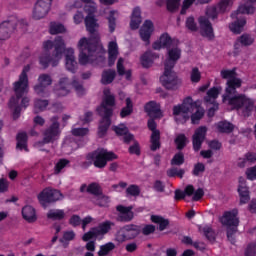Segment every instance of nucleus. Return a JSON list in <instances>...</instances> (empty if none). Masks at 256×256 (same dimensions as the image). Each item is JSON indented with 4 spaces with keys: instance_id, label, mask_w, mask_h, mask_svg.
<instances>
[{
    "instance_id": "38",
    "label": "nucleus",
    "mask_w": 256,
    "mask_h": 256,
    "mask_svg": "<svg viewBox=\"0 0 256 256\" xmlns=\"http://www.w3.org/2000/svg\"><path fill=\"white\" fill-rule=\"evenodd\" d=\"M116 10H111L107 16L108 28L110 33H115L117 29V18H115Z\"/></svg>"
},
{
    "instance_id": "64",
    "label": "nucleus",
    "mask_w": 256,
    "mask_h": 256,
    "mask_svg": "<svg viewBox=\"0 0 256 256\" xmlns=\"http://www.w3.org/2000/svg\"><path fill=\"white\" fill-rule=\"evenodd\" d=\"M245 256H256V244L250 243L246 247Z\"/></svg>"
},
{
    "instance_id": "27",
    "label": "nucleus",
    "mask_w": 256,
    "mask_h": 256,
    "mask_svg": "<svg viewBox=\"0 0 256 256\" xmlns=\"http://www.w3.org/2000/svg\"><path fill=\"white\" fill-rule=\"evenodd\" d=\"M119 55V46L117 42L111 41L108 44V67H113Z\"/></svg>"
},
{
    "instance_id": "30",
    "label": "nucleus",
    "mask_w": 256,
    "mask_h": 256,
    "mask_svg": "<svg viewBox=\"0 0 256 256\" xmlns=\"http://www.w3.org/2000/svg\"><path fill=\"white\" fill-rule=\"evenodd\" d=\"M141 8L135 7L132 11L130 29L133 31L137 30L141 25Z\"/></svg>"
},
{
    "instance_id": "44",
    "label": "nucleus",
    "mask_w": 256,
    "mask_h": 256,
    "mask_svg": "<svg viewBox=\"0 0 256 256\" xmlns=\"http://www.w3.org/2000/svg\"><path fill=\"white\" fill-rule=\"evenodd\" d=\"M49 33L50 35H59V33H65V26L61 23L51 22Z\"/></svg>"
},
{
    "instance_id": "33",
    "label": "nucleus",
    "mask_w": 256,
    "mask_h": 256,
    "mask_svg": "<svg viewBox=\"0 0 256 256\" xmlns=\"http://www.w3.org/2000/svg\"><path fill=\"white\" fill-rule=\"evenodd\" d=\"M175 45H179V41L171 38V36H169V34L164 33L161 36V47L163 49H171L172 47H175Z\"/></svg>"
},
{
    "instance_id": "22",
    "label": "nucleus",
    "mask_w": 256,
    "mask_h": 256,
    "mask_svg": "<svg viewBox=\"0 0 256 256\" xmlns=\"http://www.w3.org/2000/svg\"><path fill=\"white\" fill-rule=\"evenodd\" d=\"M99 117H101V119L99 121L97 135L100 139H103L111 127V117L113 116H111V110H107L106 115H99Z\"/></svg>"
},
{
    "instance_id": "53",
    "label": "nucleus",
    "mask_w": 256,
    "mask_h": 256,
    "mask_svg": "<svg viewBox=\"0 0 256 256\" xmlns=\"http://www.w3.org/2000/svg\"><path fill=\"white\" fill-rule=\"evenodd\" d=\"M238 43H241L244 47H249L255 43V39L249 34H243L237 39Z\"/></svg>"
},
{
    "instance_id": "41",
    "label": "nucleus",
    "mask_w": 256,
    "mask_h": 256,
    "mask_svg": "<svg viewBox=\"0 0 256 256\" xmlns=\"http://www.w3.org/2000/svg\"><path fill=\"white\" fill-rule=\"evenodd\" d=\"M115 249V243L113 242H107L106 244H103L100 246L99 251L97 252L98 256H107L111 251Z\"/></svg>"
},
{
    "instance_id": "17",
    "label": "nucleus",
    "mask_w": 256,
    "mask_h": 256,
    "mask_svg": "<svg viewBox=\"0 0 256 256\" xmlns=\"http://www.w3.org/2000/svg\"><path fill=\"white\" fill-rule=\"evenodd\" d=\"M179 59H181V48H179V44H176L171 48H168L166 59L164 61V67L175 68V65H177V61H179Z\"/></svg>"
},
{
    "instance_id": "43",
    "label": "nucleus",
    "mask_w": 256,
    "mask_h": 256,
    "mask_svg": "<svg viewBox=\"0 0 256 256\" xmlns=\"http://www.w3.org/2000/svg\"><path fill=\"white\" fill-rule=\"evenodd\" d=\"M110 202L111 199L109 196L104 195L103 192L101 195L94 197V203L98 205V207H108Z\"/></svg>"
},
{
    "instance_id": "62",
    "label": "nucleus",
    "mask_w": 256,
    "mask_h": 256,
    "mask_svg": "<svg viewBox=\"0 0 256 256\" xmlns=\"http://www.w3.org/2000/svg\"><path fill=\"white\" fill-rule=\"evenodd\" d=\"M220 13L217 6H212L206 10V15L209 19H217Z\"/></svg>"
},
{
    "instance_id": "11",
    "label": "nucleus",
    "mask_w": 256,
    "mask_h": 256,
    "mask_svg": "<svg viewBox=\"0 0 256 256\" xmlns=\"http://www.w3.org/2000/svg\"><path fill=\"white\" fill-rule=\"evenodd\" d=\"M51 125L46 128L43 132V143H55L57 139H59V135H61V130L59 129V116H53L51 119Z\"/></svg>"
},
{
    "instance_id": "25",
    "label": "nucleus",
    "mask_w": 256,
    "mask_h": 256,
    "mask_svg": "<svg viewBox=\"0 0 256 256\" xmlns=\"http://www.w3.org/2000/svg\"><path fill=\"white\" fill-rule=\"evenodd\" d=\"M65 61L67 71H70V73H77V60H75V50L73 48H68L66 50Z\"/></svg>"
},
{
    "instance_id": "29",
    "label": "nucleus",
    "mask_w": 256,
    "mask_h": 256,
    "mask_svg": "<svg viewBox=\"0 0 256 256\" xmlns=\"http://www.w3.org/2000/svg\"><path fill=\"white\" fill-rule=\"evenodd\" d=\"M144 111L147 113L148 117H159V114L161 113V108L159 104L155 101H149L144 106Z\"/></svg>"
},
{
    "instance_id": "1",
    "label": "nucleus",
    "mask_w": 256,
    "mask_h": 256,
    "mask_svg": "<svg viewBox=\"0 0 256 256\" xmlns=\"http://www.w3.org/2000/svg\"><path fill=\"white\" fill-rule=\"evenodd\" d=\"M220 75L222 79H228L223 101H228V105L237 109V111H241L243 117H249L255 109V102L243 94L235 95L242 83L241 79L236 78L235 69L221 70Z\"/></svg>"
},
{
    "instance_id": "46",
    "label": "nucleus",
    "mask_w": 256,
    "mask_h": 256,
    "mask_svg": "<svg viewBox=\"0 0 256 256\" xmlns=\"http://www.w3.org/2000/svg\"><path fill=\"white\" fill-rule=\"evenodd\" d=\"M216 7L219 13H227V11L233 7V0H221Z\"/></svg>"
},
{
    "instance_id": "50",
    "label": "nucleus",
    "mask_w": 256,
    "mask_h": 256,
    "mask_svg": "<svg viewBox=\"0 0 256 256\" xmlns=\"http://www.w3.org/2000/svg\"><path fill=\"white\" fill-rule=\"evenodd\" d=\"M217 130L219 133H231L233 132V124L227 122V121H222L217 124Z\"/></svg>"
},
{
    "instance_id": "49",
    "label": "nucleus",
    "mask_w": 256,
    "mask_h": 256,
    "mask_svg": "<svg viewBox=\"0 0 256 256\" xmlns=\"http://www.w3.org/2000/svg\"><path fill=\"white\" fill-rule=\"evenodd\" d=\"M84 11L87 13V17H95V13H97V3L94 1L87 2L84 6Z\"/></svg>"
},
{
    "instance_id": "48",
    "label": "nucleus",
    "mask_w": 256,
    "mask_h": 256,
    "mask_svg": "<svg viewBox=\"0 0 256 256\" xmlns=\"http://www.w3.org/2000/svg\"><path fill=\"white\" fill-rule=\"evenodd\" d=\"M168 177H179V179H183V175H185V169L178 167H171L167 170Z\"/></svg>"
},
{
    "instance_id": "18",
    "label": "nucleus",
    "mask_w": 256,
    "mask_h": 256,
    "mask_svg": "<svg viewBox=\"0 0 256 256\" xmlns=\"http://www.w3.org/2000/svg\"><path fill=\"white\" fill-rule=\"evenodd\" d=\"M104 98L100 106L96 108L98 115H107V111H111V117H113V108L115 107V96L107 94V91H104Z\"/></svg>"
},
{
    "instance_id": "40",
    "label": "nucleus",
    "mask_w": 256,
    "mask_h": 256,
    "mask_svg": "<svg viewBox=\"0 0 256 256\" xmlns=\"http://www.w3.org/2000/svg\"><path fill=\"white\" fill-rule=\"evenodd\" d=\"M87 193L90 195H94L95 197H99V195L103 194V189H101V185L97 182H92L88 185L86 189Z\"/></svg>"
},
{
    "instance_id": "28",
    "label": "nucleus",
    "mask_w": 256,
    "mask_h": 256,
    "mask_svg": "<svg viewBox=\"0 0 256 256\" xmlns=\"http://www.w3.org/2000/svg\"><path fill=\"white\" fill-rule=\"evenodd\" d=\"M22 217L27 223H35L37 221V212L31 205H26L22 208Z\"/></svg>"
},
{
    "instance_id": "32",
    "label": "nucleus",
    "mask_w": 256,
    "mask_h": 256,
    "mask_svg": "<svg viewBox=\"0 0 256 256\" xmlns=\"http://www.w3.org/2000/svg\"><path fill=\"white\" fill-rule=\"evenodd\" d=\"M115 77H117V72L115 70H104L101 76L102 85H111V83L115 81Z\"/></svg>"
},
{
    "instance_id": "21",
    "label": "nucleus",
    "mask_w": 256,
    "mask_h": 256,
    "mask_svg": "<svg viewBox=\"0 0 256 256\" xmlns=\"http://www.w3.org/2000/svg\"><path fill=\"white\" fill-rule=\"evenodd\" d=\"M116 211H118L117 221L120 223H130L135 218V213H133V206H123L118 205L116 207Z\"/></svg>"
},
{
    "instance_id": "31",
    "label": "nucleus",
    "mask_w": 256,
    "mask_h": 256,
    "mask_svg": "<svg viewBox=\"0 0 256 256\" xmlns=\"http://www.w3.org/2000/svg\"><path fill=\"white\" fill-rule=\"evenodd\" d=\"M222 90L223 88L221 87L211 88L210 90L207 91V94L204 97V101L206 103H210V105H215V100L217 99V97H219V93H221Z\"/></svg>"
},
{
    "instance_id": "3",
    "label": "nucleus",
    "mask_w": 256,
    "mask_h": 256,
    "mask_svg": "<svg viewBox=\"0 0 256 256\" xmlns=\"http://www.w3.org/2000/svg\"><path fill=\"white\" fill-rule=\"evenodd\" d=\"M31 67L29 65L25 66L19 75L18 81L14 82V92L16 96H12L9 100L8 107L13 110V119L16 120L21 117V105L19 102L23 99V95L29 92V73Z\"/></svg>"
},
{
    "instance_id": "36",
    "label": "nucleus",
    "mask_w": 256,
    "mask_h": 256,
    "mask_svg": "<svg viewBox=\"0 0 256 256\" xmlns=\"http://www.w3.org/2000/svg\"><path fill=\"white\" fill-rule=\"evenodd\" d=\"M126 106L123 107L120 111L121 119H125V117H129L133 113V100L130 97L125 99Z\"/></svg>"
},
{
    "instance_id": "23",
    "label": "nucleus",
    "mask_w": 256,
    "mask_h": 256,
    "mask_svg": "<svg viewBox=\"0 0 256 256\" xmlns=\"http://www.w3.org/2000/svg\"><path fill=\"white\" fill-rule=\"evenodd\" d=\"M207 135V127L200 126L195 130L194 135L192 136V143L194 151H200L201 145H203V141H205V137Z\"/></svg>"
},
{
    "instance_id": "61",
    "label": "nucleus",
    "mask_w": 256,
    "mask_h": 256,
    "mask_svg": "<svg viewBox=\"0 0 256 256\" xmlns=\"http://www.w3.org/2000/svg\"><path fill=\"white\" fill-rule=\"evenodd\" d=\"M156 230H157V227H155V225H153V224H146L141 229L140 233H142V235H145V237H147L149 235H153V233H155Z\"/></svg>"
},
{
    "instance_id": "26",
    "label": "nucleus",
    "mask_w": 256,
    "mask_h": 256,
    "mask_svg": "<svg viewBox=\"0 0 256 256\" xmlns=\"http://www.w3.org/2000/svg\"><path fill=\"white\" fill-rule=\"evenodd\" d=\"M157 59H159V54L148 50L140 57V62L144 69H149Z\"/></svg>"
},
{
    "instance_id": "37",
    "label": "nucleus",
    "mask_w": 256,
    "mask_h": 256,
    "mask_svg": "<svg viewBox=\"0 0 256 256\" xmlns=\"http://www.w3.org/2000/svg\"><path fill=\"white\" fill-rule=\"evenodd\" d=\"M47 219H51L52 221H63V219H65V210H49Z\"/></svg>"
},
{
    "instance_id": "58",
    "label": "nucleus",
    "mask_w": 256,
    "mask_h": 256,
    "mask_svg": "<svg viewBox=\"0 0 256 256\" xmlns=\"http://www.w3.org/2000/svg\"><path fill=\"white\" fill-rule=\"evenodd\" d=\"M176 147L179 151L187 145V137H185V134H180L175 139Z\"/></svg>"
},
{
    "instance_id": "59",
    "label": "nucleus",
    "mask_w": 256,
    "mask_h": 256,
    "mask_svg": "<svg viewBox=\"0 0 256 256\" xmlns=\"http://www.w3.org/2000/svg\"><path fill=\"white\" fill-rule=\"evenodd\" d=\"M113 131L118 135L119 137H123L124 135H127L129 133V129L125 124H120L118 126H113Z\"/></svg>"
},
{
    "instance_id": "15",
    "label": "nucleus",
    "mask_w": 256,
    "mask_h": 256,
    "mask_svg": "<svg viewBox=\"0 0 256 256\" xmlns=\"http://www.w3.org/2000/svg\"><path fill=\"white\" fill-rule=\"evenodd\" d=\"M53 0H38L34 6L32 17L39 21V19H43L46 17L49 11H51V5Z\"/></svg>"
},
{
    "instance_id": "7",
    "label": "nucleus",
    "mask_w": 256,
    "mask_h": 256,
    "mask_svg": "<svg viewBox=\"0 0 256 256\" xmlns=\"http://www.w3.org/2000/svg\"><path fill=\"white\" fill-rule=\"evenodd\" d=\"M70 85H72V87L75 89L77 95H85V88H83V84L79 83V81H77L76 79L71 82L69 81L68 77L60 78L58 85L55 89V94L58 97H67L70 92Z\"/></svg>"
},
{
    "instance_id": "14",
    "label": "nucleus",
    "mask_w": 256,
    "mask_h": 256,
    "mask_svg": "<svg viewBox=\"0 0 256 256\" xmlns=\"http://www.w3.org/2000/svg\"><path fill=\"white\" fill-rule=\"evenodd\" d=\"M63 198L61 191L51 188H45L38 194V201L42 207H47L49 203H56Z\"/></svg>"
},
{
    "instance_id": "63",
    "label": "nucleus",
    "mask_w": 256,
    "mask_h": 256,
    "mask_svg": "<svg viewBox=\"0 0 256 256\" xmlns=\"http://www.w3.org/2000/svg\"><path fill=\"white\" fill-rule=\"evenodd\" d=\"M71 133L74 137H85L89 133V128H73Z\"/></svg>"
},
{
    "instance_id": "56",
    "label": "nucleus",
    "mask_w": 256,
    "mask_h": 256,
    "mask_svg": "<svg viewBox=\"0 0 256 256\" xmlns=\"http://www.w3.org/2000/svg\"><path fill=\"white\" fill-rule=\"evenodd\" d=\"M190 80L192 83H199V81H201V71H199V68H192L190 72Z\"/></svg>"
},
{
    "instance_id": "54",
    "label": "nucleus",
    "mask_w": 256,
    "mask_h": 256,
    "mask_svg": "<svg viewBox=\"0 0 256 256\" xmlns=\"http://www.w3.org/2000/svg\"><path fill=\"white\" fill-rule=\"evenodd\" d=\"M181 0H166V7L170 13H175L179 10Z\"/></svg>"
},
{
    "instance_id": "35",
    "label": "nucleus",
    "mask_w": 256,
    "mask_h": 256,
    "mask_svg": "<svg viewBox=\"0 0 256 256\" xmlns=\"http://www.w3.org/2000/svg\"><path fill=\"white\" fill-rule=\"evenodd\" d=\"M191 121L193 125H197V123H199V121H201V119H203V116L205 115V110L203 109V107H201V104H199L194 112H192L191 114Z\"/></svg>"
},
{
    "instance_id": "13",
    "label": "nucleus",
    "mask_w": 256,
    "mask_h": 256,
    "mask_svg": "<svg viewBox=\"0 0 256 256\" xmlns=\"http://www.w3.org/2000/svg\"><path fill=\"white\" fill-rule=\"evenodd\" d=\"M90 153H94L93 165L97 169H105V167H107L108 161H115V159H118V156L115 154V152H109L105 149Z\"/></svg>"
},
{
    "instance_id": "51",
    "label": "nucleus",
    "mask_w": 256,
    "mask_h": 256,
    "mask_svg": "<svg viewBox=\"0 0 256 256\" xmlns=\"http://www.w3.org/2000/svg\"><path fill=\"white\" fill-rule=\"evenodd\" d=\"M126 195L128 197H139L141 195V188L137 184L129 185L126 189Z\"/></svg>"
},
{
    "instance_id": "20",
    "label": "nucleus",
    "mask_w": 256,
    "mask_h": 256,
    "mask_svg": "<svg viewBox=\"0 0 256 256\" xmlns=\"http://www.w3.org/2000/svg\"><path fill=\"white\" fill-rule=\"evenodd\" d=\"M237 215H239L237 209L225 212L221 218L222 225H225L227 229H233V227L237 229V227H239V217H237Z\"/></svg>"
},
{
    "instance_id": "39",
    "label": "nucleus",
    "mask_w": 256,
    "mask_h": 256,
    "mask_svg": "<svg viewBox=\"0 0 256 256\" xmlns=\"http://www.w3.org/2000/svg\"><path fill=\"white\" fill-rule=\"evenodd\" d=\"M49 106V100L36 99L34 101V113L35 115L45 111Z\"/></svg>"
},
{
    "instance_id": "4",
    "label": "nucleus",
    "mask_w": 256,
    "mask_h": 256,
    "mask_svg": "<svg viewBox=\"0 0 256 256\" xmlns=\"http://www.w3.org/2000/svg\"><path fill=\"white\" fill-rule=\"evenodd\" d=\"M199 105L193 101V98L186 97L181 105L173 107V115L178 123H187L191 117V113H195V109Z\"/></svg>"
},
{
    "instance_id": "19",
    "label": "nucleus",
    "mask_w": 256,
    "mask_h": 256,
    "mask_svg": "<svg viewBox=\"0 0 256 256\" xmlns=\"http://www.w3.org/2000/svg\"><path fill=\"white\" fill-rule=\"evenodd\" d=\"M85 26L88 33H90V38L88 41H91L92 43H99V33L97 32V27H99V24H97L95 16H86Z\"/></svg>"
},
{
    "instance_id": "6",
    "label": "nucleus",
    "mask_w": 256,
    "mask_h": 256,
    "mask_svg": "<svg viewBox=\"0 0 256 256\" xmlns=\"http://www.w3.org/2000/svg\"><path fill=\"white\" fill-rule=\"evenodd\" d=\"M79 63L80 65H87L91 61V57L95 55L97 49H99V43L91 42L87 38L83 37L78 42Z\"/></svg>"
},
{
    "instance_id": "57",
    "label": "nucleus",
    "mask_w": 256,
    "mask_h": 256,
    "mask_svg": "<svg viewBox=\"0 0 256 256\" xmlns=\"http://www.w3.org/2000/svg\"><path fill=\"white\" fill-rule=\"evenodd\" d=\"M75 231L69 230V231H64L62 238H60V243H67L69 241H73L75 239Z\"/></svg>"
},
{
    "instance_id": "2",
    "label": "nucleus",
    "mask_w": 256,
    "mask_h": 256,
    "mask_svg": "<svg viewBox=\"0 0 256 256\" xmlns=\"http://www.w3.org/2000/svg\"><path fill=\"white\" fill-rule=\"evenodd\" d=\"M44 52L39 57V63L43 69H47L49 65L57 67L63 54L65 53V40L63 37L57 36L54 41L47 40L43 42Z\"/></svg>"
},
{
    "instance_id": "45",
    "label": "nucleus",
    "mask_w": 256,
    "mask_h": 256,
    "mask_svg": "<svg viewBox=\"0 0 256 256\" xmlns=\"http://www.w3.org/2000/svg\"><path fill=\"white\" fill-rule=\"evenodd\" d=\"M238 193L240 195L241 204L249 202V188L247 186H238Z\"/></svg>"
},
{
    "instance_id": "24",
    "label": "nucleus",
    "mask_w": 256,
    "mask_h": 256,
    "mask_svg": "<svg viewBox=\"0 0 256 256\" xmlns=\"http://www.w3.org/2000/svg\"><path fill=\"white\" fill-rule=\"evenodd\" d=\"M153 33V22L151 20H145L139 30L140 39L144 41L146 45L151 43V35Z\"/></svg>"
},
{
    "instance_id": "8",
    "label": "nucleus",
    "mask_w": 256,
    "mask_h": 256,
    "mask_svg": "<svg viewBox=\"0 0 256 256\" xmlns=\"http://www.w3.org/2000/svg\"><path fill=\"white\" fill-rule=\"evenodd\" d=\"M141 235V226L137 224H126L115 234V241L117 243H125V241H131L137 239Z\"/></svg>"
},
{
    "instance_id": "55",
    "label": "nucleus",
    "mask_w": 256,
    "mask_h": 256,
    "mask_svg": "<svg viewBox=\"0 0 256 256\" xmlns=\"http://www.w3.org/2000/svg\"><path fill=\"white\" fill-rule=\"evenodd\" d=\"M38 83L44 85V87H49L53 84V79L49 74H40L38 77Z\"/></svg>"
},
{
    "instance_id": "42",
    "label": "nucleus",
    "mask_w": 256,
    "mask_h": 256,
    "mask_svg": "<svg viewBox=\"0 0 256 256\" xmlns=\"http://www.w3.org/2000/svg\"><path fill=\"white\" fill-rule=\"evenodd\" d=\"M171 233H173L171 220L161 217V235H171Z\"/></svg>"
},
{
    "instance_id": "34",
    "label": "nucleus",
    "mask_w": 256,
    "mask_h": 256,
    "mask_svg": "<svg viewBox=\"0 0 256 256\" xmlns=\"http://www.w3.org/2000/svg\"><path fill=\"white\" fill-rule=\"evenodd\" d=\"M27 140H28V136H27V132H20L17 134L16 136V141H17V149H20V151H29V149L27 148Z\"/></svg>"
},
{
    "instance_id": "16",
    "label": "nucleus",
    "mask_w": 256,
    "mask_h": 256,
    "mask_svg": "<svg viewBox=\"0 0 256 256\" xmlns=\"http://www.w3.org/2000/svg\"><path fill=\"white\" fill-rule=\"evenodd\" d=\"M200 27V35L208 39V41H213L215 39V33L213 32V25L207 16H201L198 19Z\"/></svg>"
},
{
    "instance_id": "52",
    "label": "nucleus",
    "mask_w": 256,
    "mask_h": 256,
    "mask_svg": "<svg viewBox=\"0 0 256 256\" xmlns=\"http://www.w3.org/2000/svg\"><path fill=\"white\" fill-rule=\"evenodd\" d=\"M69 163H71V161L65 158H61L60 160H58L54 167L55 175H59V173H61V171H63V169H65V167H67Z\"/></svg>"
},
{
    "instance_id": "60",
    "label": "nucleus",
    "mask_w": 256,
    "mask_h": 256,
    "mask_svg": "<svg viewBox=\"0 0 256 256\" xmlns=\"http://www.w3.org/2000/svg\"><path fill=\"white\" fill-rule=\"evenodd\" d=\"M202 231L206 239H208V241H211V242L215 241V231H213V228L209 226H205L202 228Z\"/></svg>"
},
{
    "instance_id": "5",
    "label": "nucleus",
    "mask_w": 256,
    "mask_h": 256,
    "mask_svg": "<svg viewBox=\"0 0 256 256\" xmlns=\"http://www.w3.org/2000/svg\"><path fill=\"white\" fill-rule=\"evenodd\" d=\"M253 13H255V7L249 5V3L239 6L237 11L231 14L232 19H236V21L229 25L230 31H232V33H236V35L242 33L243 27L247 25V20L245 18H241L239 15H253Z\"/></svg>"
},
{
    "instance_id": "12",
    "label": "nucleus",
    "mask_w": 256,
    "mask_h": 256,
    "mask_svg": "<svg viewBox=\"0 0 256 256\" xmlns=\"http://www.w3.org/2000/svg\"><path fill=\"white\" fill-rule=\"evenodd\" d=\"M173 69L171 67H164V73L162 75V85L169 91L177 89L182 83L181 78L177 76V73Z\"/></svg>"
},
{
    "instance_id": "47",
    "label": "nucleus",
    "mask_w": 256,
    "mask_h": 256,
    "mask_svg": "<svg viewBox=\"0 0 256 256\" xmlns=\"http://www.w3.org/2000/svg\"><path fill=\"white\" fill-rule=\"evenodd\" d=\"M185 163V154L183 152L176 153L170 161V164L175 167H181Z\"/></svg>"
},
{
    "instance_id": "10",
    "label": "nucleus",
    "mask_w": 256,
    "mask_h": 256,
    "mask_svg": "<svg viewBox=\"0 0 256 256\" xmlns=\"http://www.w3.org/2000/svg\"><path fill=\"white\" fill-rule=\"evenodd\" d=\"M23 20H19L17 16H10L0 24V41H7L11 38V34L17 31L18 25H21Z\"/></svg>"
},
{
    "instance_id": "9",
    "label": "nucleus",
    "mask_w": 256,
    "mask_h": 256,
    "mask_svg": "<svg viewBox=\"0 0 256 256\" xmlns=\"http://www.w3.org/2000/svg\"><path fill=\"white\" fill-rule=\"evenodd\" d=\"M112 227H115V222L106 220L100 223L96 227H92L88 232L82 236V241L89 242L91 239H99V237H105Z\"/></svg>"
}]
</instances>
